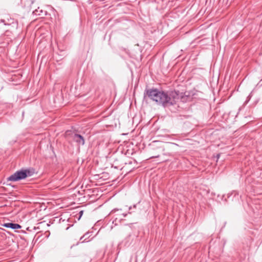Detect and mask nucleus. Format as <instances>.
<instances>
[{"instance_id":"11","label":"nucleus","mask_w":262,"mask_h":262,"mask_svg":"<svg viewBox=\"0 0 262 262\" xmlns=\"http://www.w3.org/2000/svg\"><path fill=\"white\" fill-rule=\"evenodd\" d=\"M122 215H123V216L125 217L127 214H124V213H122Z\"/></svg>"},{"instance_id":"8","label":"nucleus","mask_w":262,"mask_h":262,"mask_svg":"<svg viewBox=\"0 0 262 262\" xmlns=\"http://www.w3.org/2000/svg\"><path fill=\"white\" fill-rule=\"evenodd\" d=\"M88 233L84 234L83 236L80 238V240H82Z\"/></svg>"},{"instance_id":"12","label":"nucleus","mask_w":262,"mask_h":262,"mask_svg":"<svg viewBox=\"0 0 262 262\" xmlns=\"http://www.w3.org/2000/svg\"><path fill=\"white\" fill-rule=\"evenodd\" d=\"M114 211H115V210H113V211H112V212H111V214H113V213H114Z\"/></svg>"},{"instance_id":"16","label":"nucleus","mask_w":262,"mask_h":262,"mask_svg":"<svg viewBox=\"0 0 262 262\" xmlns=\"http://www.w3.org/2000/svg\"><path fill=\"white\" fill-rule=\"evenodd\" d=\"M68 132H69V131L67 132H66V134H68Z\"/></svg>"},{"instance_id":"9","label":"nucleus","mask_w":262,"mask_h":262,"mask_svg":"<svg viewBox=\"0 0 262 262\" xmlns=\"http://www.w3.org/2000/svg\"><path fill=\"white\" fill-rule=\"evenodd\" d=\"M79 214H80V217H81V215H82V214H83V211H80L79 212Z\"/></svg>"},{"instance_id":"15","label":"nucleus","mask_w":262,"mask_h":262,"mask_svg":"<svg viewBox=\"0 0 262 262\" xmlns=\"http://www.w3.org/2000/svg\"><path fill=\"white\" fill-rule=\"evenodd\" d=\"M84 241H85V239H84V240H83V241H82V242H83Z\"/></svg>"},{"instance_id":"6","label":"nucleus","mask_w":262,"mask_h":262,"mask_svg":"<svg viewBox=\"0 0 262 262\" xmlns=\"http://www.w3.org/2000/svg\"><path fill=\"white\" fill-rule=\"evenodd\" d=\"M159 157H160L159 155H156L152 156L151 158H158Z\"/></svg>"},{"instance_id":"1","label":"nucleus","mask_w":262,"mask_h":262,"mask_svg":"<svg viewBox=\"0 0 262 262\" xmlns=\"http://www.w3.org/2000/svg\"><path fill=\"white\" fill-rule=\"evenodd\" d=\"M146 97L164 107L173 106L179 100L185 102L188 98L187 96L179 91L164 92L157 89H146L144 92V98L145 99Z\"/></svg>"},{"instance_id":"4","label":"nucleus","mask_w":262,"mask_h":262,"mask_svg":"<svg viewBox=\"0 0 262 262\" xmlns=\"http://www.w3.org/2000/svg\"><path fill=\"white\" fill-rule=\"evenodd\" d=\"M72 138L78 145H83L84 144V139L81 135L72 133Z\"/></svg>"},{"instance_id":"3","label":"nucleus","mask_w":262,"mask_h":262,"mask_svg":"<svg viewBox=\"0 0 262 262\" xmlns=\"http://www.w3.org/2000/svg\"><path fill=\"white\" fill-rule=\"evenodd\" d=\"M162 144L163 143L162 142L156 141H154L152 142L151 146L155 147H158L159 150L160 152H162V155L164 157H171L172 156L171 152L164 151L165 148H163V146H162Z\"/></svg>"},{"instance_id":"14","label":"nucleus","mask_w":262,"mask_h":262,"mask_svg":"<svg viewBox=\"0 0 262 262\" xmlns=\"http://www.w3.org/2000/svg\"><path fill=\"white\" fill-rule=\"evenodd\" d=\"M136 205H134V208H136Z\"/></svg>"},{"instance_id":"13","label":"nucleus","mask_w":262,"mask_h":262,"mask_svg":"<svg viewBox=\"0 0 262 262\" xmlns=\"http://www.w3.org/2000/svg\"><path fill=\"white\" fill-rule=\"evenodd\" d=\"M117 219L116 218V219L115 220V221L113 222V223H114V222H116V221H117Z\"/></svg>"},{"instance_id":"2","label":"nucleus","mask_w":262,"mask_h":262,"mask_svg":"<svg viewBox=\"0 0 262 262\" xmlns=\"http://www.w3.org/2000/svg\"><path fill=\"white\" fill-rule=\"evenodd\" d=\"M34 169H21L16 171L13 174L7 178L8 181L16 182L31 177L34 174Z\"/></svg>"},{"instance_id":"5","label":"nucleus","mask_w":262,"mask_h":262,"mask_svg":"<svg viewBox=\"0 0 262 262\" xmlns=\"http://www.w3.org/2000/svg\"><path fill=\"white\" fill-rule=\"evenodd\" d=\"M3 226L8 228H11L13 230H16L21 228V226L19 224L12 222L4 223L3 224Z\"/></svg>"},{"instance_id":"10","label":"nucleus","mask_w":262,"mask_h":262,"mask_svg":"<svg viewBox=\"0 0 262 262\" xmlns=\"http://www.w3.org/2000/svg\"><path fill=\"white\" fill-rule=\"evenodd\" d=\"M37 10H36L35 11L33 12V13H34L35 14H37Z\"/></svg>"},{"instance_id":"7","label":"nucleus","mask_w":262,"mask_h":262,"mask_svg":"<svg viewBox=\"0 0 262 262\" xmlns=\"http://www.w3.org/2000/svg\"><path fill=\"white\" fill-rule=\"evenodd\" d=\"M169 159L168 158H167L166 157H164L163 159H162V161L163 162H165V161H168Z\"/></svg>"}]
</instances>
